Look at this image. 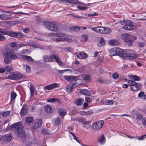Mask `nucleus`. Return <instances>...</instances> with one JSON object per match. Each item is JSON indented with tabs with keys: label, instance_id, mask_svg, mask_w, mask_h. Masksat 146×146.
I'll use <instances>...</instances> for the list:
<instances>
[{
	"label": "nucleus",
	"instance_id": "1",
	"mask_svg": "<svg viewBox=\"0 0 146 146\" xmlns=\"http://www.w3.org/2000/svg\"><path fill=\"white\" fill-rule=\"evenodd\" d=\"M22 123L21 122L14 123L11 125L9 128L11 130H13L15 129V133L16 136L20 138L25 137V136L24 130L22 127Z\"/></svg>",
	"mask_w": 146,
	"mask_h": 146
},
{
	"label": "nucleus",
	"instance_id": "2",
	"mask_svg": "<svg viewBox=\"0 0 146 146\" xmlns=\"http://www.w3.org/2000/svg\"><path fill=\"white\" fill-rule=\"evenodd\" d=\"M5 58L4 62L6 64H10L11 61L10 60L13 59H17L18 57L15 52L12 50H7L5 51Z\"/></svg>",
	"mask_w": 146,
	"mask_h": 146
},
{
	"label": "nucleus",
	"instance_id": "3",
	"mask_svg": "<svg viewBox=\"0 0 146 146\" xmlns=\"http://www.w3.org/2000/svg\"><path fill=\"white\" fill-rule=\"evenodd\" d=\"M0 34L18 38H21L23 36V35L20 32L16 33L11 30H8L2 29H0Z\"/></svg>",
	"mask_w": 146,
	"mask_h": 146
},
{
	"label": "nucleus",
	"instance_id": "4",
	"mask_svg": "<svg viewBox=\"0 0 146 146\" xmlns=\"http://www.w3.org/2000/svg\"><path fill=\"white\" fill-rule=\"evenodd\" d=\"M44 24L48 30L55 32L57 31L58 27L56 23L45 21H44Z\"/></svg>",
	"mask_w": 146,
	"mask_h": 146
},
{
	"label": "nucleus",
	"instance_id": "5",
	"mask_svg": "<svg viewBox=\"0 0 146 146\" xmlns=\"http://www.w3.org/2000/svg\"><path fill=\"white\" fill-rule=\"evenodd\" d=\"M90 29L95 32L101 34H107L111 32L110 29L107 27L98 26L95 27H89Z\"/></svg>",
	"mask_w": 146,
	"mask_h": 146
},
{
	"label": "nucleus",
	"instance_id": "6",
	"mask_svg": "<svg viewBox=\"0 0 146 146\" xmlns=\"http://www.w3.org/2000/svg\"><path fill=\"white\" fill-rule=\"evenodd\" d=\"M123 36L124 40L127 42V44L129 46H132V42L137 39L135 36H132L129 34H124Z\"/></svg>",
	"mask_w": 146,
	"mask_h": 146
},
{
	"label": "nucleus",
	"instance_id": "7",
	"mask_svg": "<svg viewBox=\"0 0 146 146\" xmlns=\"http://www.w3.org/2000/svg\"><path fill=\"white\" fill-rule=\"evenodd\" d=\"M128 83L129 84V86H131L130 89L133 91H136L138 90L139 86H140L139 84L133 80H128Z\"/></svg>",
	"mask_w": 146,
	"mask_h": 146
},
{
	"label": "nucleus",
	"instance_id": "8",
	"mask_svg": "<svg viewBox=\"0 0 146 146\" xmlns=\"http://www.w3.org/2000/svg\"><path fill=\"white\" fill-rule=\"evenodd\" d=\"M23 77L22 74L15 73H12L10 74L6 78L11 80H18L21 79Z\"/></svg>",
	"mask_w": 146,
	"mask_h": 146
},
{
	"label": "nucleus",
	"instance_id": "9",
	"mask_svg": "<svg viewBox=\"0 0 146 146\" xmlns=\"http://www.w3.org/2000/svg\"><path fill=\"white\" fill-rule=\"evenodd\" d=\"M133 22L129 20H126L125 25L123 27V29L126 30L132 31L134 28Z\"/></svg>",
	"mask_w": 146,
	"mask_h": 146
},
{
	"label": "nucleus",
	"instance_id": "10",
	"mask_svg": "<svg viewBox=\"0 0 146 146\" xmlns=\"http://www.w3.org/2000/svg\"><path fill=\"white\" fill-rule=\"evenodd\" d=\"M137 56L138 55L137 54L125 53L123 58L125 59H135Z\"/></svg>",
	"mask_w": 146,
	"mask_h": 146
},
{
	"label": "nucleus",
	"instance_id": "11",
	"mask_svg": "<svg viewBox=\"0 0 146 146\" xmlns=\"http://www.w3.org/2000/svg\"><path fill=\"white\" fill-rule=\"evenodd\" d=\"M104 122L103 121H100L94 123L93 125V127L94 129H100L103 126Z\"/></svg>",
	"mask_w": 146,
	"mask_h": 146
},
{
	"label": "nucleus",
	"instance_id": "12",
	"mask_svg": "<svg viewBox=\"0 0 146 146\" xmlns=\"http://www.w3.org/2000/svg\"><path fill=\"white\" fill-rule=\"evenodd\" d=\"M11 15L3 13L0 14V19L1 20H7L11 17Z\"/></svg>",
	"mask_w": 146,
	"mask_h": 146
},
{
	"label": "nucleus",
	"instance_id": "13",
	"mask_svg": "<svg viewBox=\"0 0 146 146\" xmlns=\"http://www.w3.org/2000/svg\"><path fill=\"white\" fill-rule=\"evenodd\" d=\"M42 121L41 119L35 120L34 121V123L33 126V128H36L40 126L42 123Z\"/></svg>",
	"mask_w": 146,
	"mask_h": 146
},
{
	"label": "nucleus",
	"instance_id": "14",
	"mask_svg": "<svg viewBox=\"0 0 146 146\" xmlns=\"http://www.w3.org/2000/svg\"><path fill=\"white\" fill-rule=\"evenodd\" d=\"M58 112L60 117L62 118V119H63L64 115L66 114V110L64 109L59 108L58 109Z\"/></svg>",
	"mask_w": 146,
	"mask_h": 146
},
{
	"label": "nucleus",
	"instance_id": "15",
	"mask_svg": "<svg viewBox=\"0 0 146 146\" xmlns=\"http://www.w3.org/2000/svg\"><path fill=\"white\" fill-rule=\"evenodd\" d=\"M58 85L57 83H53L50 85L46 86L44 88L47 90H50L55 88L57 87Z\"/></svg>",
	"mask_w": 146,
	"mask_h": 146
},
{
	"label": "nucleus",
	"instance_id": "16",
	"mask_svg": "<svg viewBox=\"0 0 146 146\" xmlns=\"http://www.w3.org/2000/svg\"><path fill=\"white\" fill-rule=\"evenodd\" d=\"M76 77L72 76H64L65 80L69 82L73 81Z\"/></svg>",
	"mask_w": 146,
	"mask_h": 146
},
{
	"label": "nucleus",
	"instance_id": "17",
	"mask_svg": "<svg viewBox=\"0 0 146 146\" xmlns=\"http://www.w3.org/2000/svg\"><path fill=\"white\" fill-rule=\"evenodd\" d=\"M88 57L87 54L85 52L80 53L78 55L77 57L80 59H84Z\"/></svg>",
	"mask_w": 146,
	"mask_h": 146
},
{
	"label": "nucleus",
	"instance_id": "18",
	"mask_svg": "<svg viewBox=\"0 0 146 146\" xmlns=\"http://www.w3.org/2000/svg\"><path fill=\"white\" fill-rule=\"evenodd\" d=\"M12 137L11 134H8L6 135L4 138V141L6 143H9L11 140Z\"/></svg>",
	"mask_w": 146,
	"mask_h": 146
},
{
	"label": "nucleus",
	"instance_id": "19",
	"mask_svg": "<svg viewBox=\"0 0 146 146\" xmlns=\"http://www.w3.org/2000/svg\"><path fill=\"white\" fill-rule=\"evenodd\" d=\"M108 42L110 45L113 46H117L119 43L118 41L115 39L110 40Z\"/></svg>",
	"mask_w": 146,
	"mask_h": 146
},
{
	"label": "nucleus",
	"instance_id": "20",
	"mask_svg": "<svg viewBox=\"0 0 146 146\" xmlns=\"http://www.w3.org/2000/svg\"><path fill=\"white\" fill-rule=\"evenodd\" d=\"M117 55L123 58L125 53L123 52L122 50L120 48H117Z\"/></svg>",
	"mask_w": 146,
	"mask_h": 146
},
{
	"label": "nucleus",
	"instance_id": "21",
	"mask_svg": "<svg viewBox=\"0 0 146 146\" xmlns=\"http://www.w3.org/2000/svg\"><path fill=\"white\" fill-rule=\"evenodd\" d=\"M44 109L46 112L47 113H51L52 112V107L48 105L45 106Z\"/></svg>",
	"mask_w": 146,
	"mask_h": 146
},
{
	"label": "nucleus",
	"instance_id": "22",
	"mask_svg": "<svg viewBox=\"0 0 146 146\" xmlns=\"http://www.w3.org/2000/svg\"><path fill=\"white\" fill-rule=\"evenodd\" d=\"M117 48H115L111 49L110 51V53L113 56L117 55Z\"/></svg>",
	"mask_w": 146,
	"mask_h": 146
},
{
	"label": "nucleus",
	"instance_id": "23",
	"mask_svg": "<svg viewBox=\"0 0 146 146\" xmlns=\"http://www.w3.org/2000/svg\"><path fill=\"white\" fill-rule=\"evenodd\" d=\"M80 92L81 94L84 95L89 96L90 95V93L89 90L86 89H81L80 90Z\"/></svg>",
	"mask_w": 146,
	"mask_h": 146
},
{
	"label": "nucleus",
	"instance_id": "24",
	"mask_svg": "<svg viewBox=\"0 0 146 146\" xmlns=\"http://www.w3.org/2000/svg\"><path fill=\"white\" fill-rule=\"evenodd\" d=\"M84 102V100L82 98H80L76 100L75 101V103L77 106L81 105Z\"/></svg>",
	"mask_w": 146,
	"mask_h": 146
},
{
	"label": "nucleus",
	"instance_id": "25",
	"mask_svg": "<svg viewBox=\"0 0 146 146\" xmlns=\"http://www.w3.org/2000/svg\"><path fill=\"white\" fill-rule=\"evenodd\" d=\"M53 59H55L56 62L58 63L59 66H61L62 65V62L61 61L57 56H53Z\"/></svg>",
	"mask_w": 146,
	"mask_h": 146
},
{
	"label": "nucleus",
	"instance_id": "26",
	"mask_svg": "<svg viewBox=\"0 0 146 146\" xmlns=\"http://www.w3.org/2000/svg\"><path fill=\"white\" fill-rule=\"evenodd\" d=\"M67 2L72 4H81L82 3L78 0H67Z\"/></svg>",
	"mask_w": 146,
	"mask_h": 146
},
{
	"label": "nucleus",
	"instance_id": "27",
	"mask_svg": "<svg viewBox=\"0 0 146 146\" xmlns=\"http://www.w3.org/2000/svg\"><path fill=\"white\" fill-rule=\"evenodd\" d=\"M29 88L31 92V97H32L34 95L35 89L32 84H30V85Z\"/></svg>",
	"mask_w": 146,
	"mask_h": 146
},
{
	"label": "nucleus",
	"instance_id": "28",
	"mask_svg": "<svg viewBox=\"0 0 146 146\" xmlns=\"http://www.w3.org/2000/svg\"><path fill=\"white\" fill-rule=\"evenodd\" d=\"M138 96L142 99L145 100L146 99V95L144 94V92H140L138 94Z\"/></svg>",
	"mask_w": 146,
	"mask_h": 146
},
{
	"label": "nucleus",
	"instance_id": "29",
	"mask_svg": "<svg viewBox=\"0 0 146 146\" xmlns=\"http://www.w3.org/2000/svg\"><path fill=\"white\" fill-rule=\"evenodd\" d=\"M105 44V41L104 40V38L103 37H102L100 38L99 43L98 44V45L99 46H101L104 45Z\"/></svg>",
	"mask_w": 146,
	"mask_h": 146
},
{
	"label": "nucleus",
	"instance_id": "30",
	"mask_svg": "<svg viewBox=\"0 0 146 146\" xmlns=\"http://www.w3.org/2000/svg\"><path fill=\"white\" fill-rule=\"evenodd\" d=\"M73 89V84H72L71 86L68 85L66 87V90L67 92L69 93L72 91Z\"/></svg>",
	"mask_w": 146,
	"mask_h": 146
},
{
	"label": "nucleus",
	"instance_id": "31",
	"mask_svg": "<svg viewBox=\"0 0 146 146\" xmlns=\"http://www.w3.org/2000/svg\"><path fill=\"white\" fill-rule=\"evenodd\" d=\"M27 109L26 108H23V107L20 112V114L22 115H23L27 114Z\"/></svg>",
	"mask_w": 146,
	"mask_h": 146
},
{
	"label": "nucleus",
	"instance_id": "32",
	"mask_svg": "<svg viewBox=\"0 0 146 146\" xmlns=\"http://www.w3.org/2000/svg\"><path fill=\"white\" fill-rule=\"evenodd\" d=\"M22 56L23 58L26 59L28 61H31V62H33L34 61V59H33L30 56L27 55H23Z\"/></svg>",
	"mask_w": 146,
	"mask_h": 146
},
{
	"label": "nucleus",
	"instance_id": "33",
	"mask_svg": "<svg viewBox=\"0 0 146 146\" xmlns=\"http://www.w3.org/2000/svg\"><path fill=\"white\" fill-rule=\"evenodd\" d=\"M13 70V68L11 66H7L5 67V70L6 71L10 72Z\"/></svg>",
	"mask_w": 146,
	"mask_h": 146
},
{
	"label": "nucleus",
	"instance_id": "34",
	"mask_svg": "<svg viewBox=\"0 0 146 146\" xmlns=\"http://www.w3.org/2000/svg\"><path fill=\"white\" fill-rule=\"evenodd\" d=\"M17 96L16 93L14 92H12L11 94V101H12L14 100L16 98Z\"/></svg>",
	"mask_w": 146,
	"mask_h": 146
},
{
	"label": "nucleus",
	"instance_id": "35",
	"mask_svg": "<svg viewBox=\"0 0 146 146\" xmlns=\"http://www.w3.org/2000/svg\"><path fill=\"white\" fill-rule=\"evenodd\" d=\"M25 121L27 123H31L33 121V118L31 117H27L26 118Z\"/></svg>",
	"mask_w": 146,
	"mask_h": 146
},
{
	"label": "nucleus",
	"instance_id": "36",
	"mask_svg": "<svg viewBox=\"0 0 146 146\" xmlns=\"http://www.w3.org/2000/svg\"><path fill=\"white\" fill-rule=\"evenodd\" d=\"M41 132L43 134L46 135H49L50 134V132L47 129H42Z\"/></svg>",
	"mask_w": 146,
	"mask_h": 146
},
{
	"label": "nucleus",
	"instance_id": "37",
	"mask_svg": "<svg viewBox=\"0 0 146 146\" xmlns=\"http://www.w3.org/2000/svg\"><path fill=\"white\" fill-rule=\"evenodd\" d=\"M80 27L78 26H74L73 27H71L70 28V29L71 30H73L75 31H79L80 30Z\"/></svg>",
	"mask_w": 146,
	"mask_h": 146
},
{
	"label": "nucleus",
	"instance_id": "38",
	"mask_svg": "<svg viewBox=\"0 0 146 146\" xmlns=\"http://www.w3.org/2000/svg\"><path fill=\"white\" fill-rule=\"evenodd\" d=\"M10 111H3L2 113V115L3 117H6L8 116L9 114Z\"/></svg>",
	"mask_w": 146,
	"mask_h": 146
},
{
	"label": "nucleus",
	"instance_id": "39",
	"mask_svg": "<svg viewBox=\"0 0 146 146\" xmlns=\"http://www.w3.org/2000/svg\"><path fill=\"white\" fill-rule=\"evenodd\" d=\"M53 36H56L58 37H62L65 36V34L63 33H53Z\"/></svg>",
	"mask_w": 146,
	"mask_h": 146
},
{
	"label": "nucleus",
	"instance_id": "40",
	"mask_svg": "<svg viewBox=\"0 0 146 146\" xmlns=\"http://www.w3.org/2000/svg\"><path fill=\"white\" fill-rule=\"evenodd\" d=\"M136 119L141 120L143 119V115L141 114L140 113H137L136 114Z\"/></svg>",
	"mask_w": 146,
	"mask_h": 146
},
{
	"label": "nucleus",
	"instance_id": "41",
	"mask_svg": "<svg viewBox=\"0 0 146 146\" xmlns=\"http://www.w3.org/2000/svg\"><path fill=\"white\" fill-rule=\"evenodd\" d=\"M105 139V137L104 135H102V136L100 138V139L98 140V142L101 143H102Z\"/></svg>",
	"mask_w": 146,
	"mask_h": 146
},
{
	"label": "nucleus",
	"instance_id": "42",
	"mask_svg": "<svg viewBox=\"0 0 146 146\" xmlns=\"http://www.w3.org/2000/svg\"><path fill=\"white\" fill-rule=\"evenodd\" d=\"M83 79L84 80L87 81L89 80L90 79V78L89 75L86 74L85 76H84Z\"/></svg>",
	"mask_w": 146,
	"mask_h": 146
},
{
	"label": "nucleus",
	"instance_id": "43",
	"mask_svg": "<svg viewBox=\"0 0 146 146\" xmlns=\"http://www.w3.org/2000/svg\"><path fill=\"white\" fill-rule=\"evenodd\" d=\"M28 51V50L27 49H25L21 51L18 54L19 55L20 54H26Z\"/></svg>",
	"mask_w": 146,
	"mask_h": 146
},
{
	"label": "nucleus",
	"instance_id": "44",
	"mask_svg": "<svg viewBox=\"0 0 146 146\" xmlns=\"http://www.w3.org/2000/svg\"><path fill=\"white\" fill-rule=\"evenodd\" d=\"M54 123L55 124L57 125H59L60 123V120L59 117H58L57 119L54 121Z\"/></svg>",
	"mask_w": 146,
	"mask_h": 146
},
{
	"label": "nucleus",
	"instance_id": "45",
	"mask_svg": "<svg viewBox=\"0 0 146 146\" xmlns=\"http://www.w3.org/2000/svg\"><path fill=\"white\" fill-rule=\"evenodd\" d=\"M54 56L56 55H50L49 56H48V61L50 62L51 61H52L53 60V59H54L53 56Z\"/></svg>",
	"mask_w": 146,
	"mask_h": 146
},
{
	"label": "nucleus",
	"instance_id": "46",
	"mask_svg": "<svg viewBox=\"0 0 146 146\" xmlns=\"http://www.w3.org/2000/svg\"><path fill=\"white\" fill-rule=\"evenodd\" d=\"M77 8L81 10H85L87 9V7H82L80 5H78Z\"/></svg>",
	"mask_w": 146,
	"mask_h": 146
},
{
	"label": "nucleus",
	"instance_id": "47",
	"mask_svg": "<svg viewBox=\"0 0 146 146\" xmlns=\"http://www.w3.org/2000/svg\"><path fill=\"white\" fill-rule=\"evenodd\" d=\"M113 78L114 79H116L119 77V75L117 73H114L112 75Z\"/></svg>",
	"mask_w": 146,
	"mask_h": 146
},
{
	"label": "nucleus",
	"instance_id": "48",
	"mask_svg": "<svg viewBox=\"0 0 146 146\" xmlns=\"http://www.w3.org/2000/svg\"><path fill=\"white\" fill-rule=\"evenodd\" d=\"M65 40V38L61 37L57 38L56 39V40L57 41H63Z\"/></svg>",
	"mask_w": 146,
	"mask_h": 146
},
{
	"label": "nucleus",
	"instance_id": "49",
	"mask_svg": "<svg viewBox=\"0 0 146 146\" xmlns=\"http://www.w3.org/2000/svg\"><path fill=\"white\" fill-rule=\"evenodd\" d=\"M133 77V80L135 81H138L140 79V77L136 75H134Z\"/></svg>",
	"mask_w": 146,
	"mask_h": 146
},
{
	"label": "nucleus",
	"instance_id": "50",
	"mask_svg": "<svg viewBox=\"0 0 146 146\" xmlns=\"http://www.w3.org/2000/svg\"><path fill=\"white\" fill-rule=\"evenodd\" d=\"M142 125L144 126H146V117L142 119Z\"/></svg>",
	"mask_w": 146,
	"mask_h": 146
},
{
	"label": "nucleus",
	"instance_id": "51",
	"mask_svg": "<svg viewBox=\"0 0 146 146\" xmlns=\"http://www.w3.org/2000/svg\"><path fill=\"white\" fill-rule=\"evenodd\" d=\"M26 70L27 72L28 73H30L31 71V69L29 66H27L26 67Z\"/></svg>",
	"mask_w": 146,
	"mask_h": 146
},
{
	"label": "nucleus",
	"instance_id": "52",
	"mask_svg": "<svg viewBox=\"0 0 146 146\" xmlns=\"http://www.w3.org/2000/svg\"><path fill=\"white\" fill-rule=\"evenodd\" d=\"M145 138H146V135H144L138 137L137 139L140 140L143 139Z\"/></svg>",
	"mask_w": 146,
	"mask_h": 146
},
{
	"label": "nucleus",
	"instance_id": "53",
	"mask_svg": "<svg viewBox=\"0 0 146 146\" xmlns=\"http://www.w3.org/2000/svg\"><path fill=\"white\" fill-rule=\"evenodd\" d=\"M91 123L90 121H86V120H83L82 121V123L83 124H89Z\"/></svg>",
	"mask_w": 146,
	"mask_h": 146
},
{
	"label": "nucleus",
	"instance_id": "54",
	"mask_svg": "<svg viewBox=\"0 0 146 146\" xmlns=\"http://www.w3.org/2000/svg\"><path fill=\"white\" fill-rule=\"evenodd\" d=\"M17 42H13L10 43L11 47H15L17 45Z\"/></svg>",
	"mask_w": 146,
	"mask_h": 146
},
{
	"label": "nucleus",
	"instance_id": "55",
	"mask_svg": "<svg viewBox=\"0 0 146 146\" xmlns=\"http://www.w3.org/2000/svg\"><path fill=\"white\" fill-rule=\"evenodd\" d=\"M25 46V45L23 44H18L17 45V47L18 48H20L21 47Z\"/></svg>",
	"mask_w": 146,
	"mask_h": 146
},
{
	"label": "nucleus",
	"instance_id": "56",
	"mask_svg": "<svg viewBox=\"0 0 146 146\" xmlns=\"http://www.w3.org/2000/svg\"><path fill=\"white\" fill-rule=\"evenodd\" d=\"M23 31L25 33H27L29 32V30L28 28H24L23 27Z\"/></svg>",
	"mask_w": 146,
	"mask_h": 146
},
{
	"label": "nucleus",
	"instance_id": "57",
	"mask_svg": "<svg viewBox=\"0 0 146 146\" xmlns=\"http://www.w3.org/2000/svg\"><path fill=\"white\" fill-rule=\"evenodd\" d=\"M54 100H55V98H52L48 99L47 101L49 102H54Z\"/></svg>",
	"mask_w": 146,
	"mask_h": 146
},
{
	"label": "nucleus",
	"instance_id": "58",
	"mask_svg": "<svg viewBox=\"0 0 146 146\" xmlns=\"http://www.w3.org/2000/svg\"><path fill=\"white\" fill-rule=\"evenodd\" d=\"M48 56H44L43 58V60L46 62L48 61Z\"/></svg>",
	"mask_w": 146,
	"mask_h": 146
},
{
	"label": "nucleus",
	"instance_id": "59",
	"mask_svg": "<svg viewBox=\"0 0 146 146\" xmlns=\"http://www.w3.org/2000/svg\"><path fill=\"white\" fill-rule=\"evenodd\" d=\"M5 37L2 35L0 34V40L4 41L5 40Z\"/></svg>",
	"mask_w": 146,
	"mask_h": 146
},
{
	"label": "nucleus",
	"instance_id": "60",
	"mask_svg": "<svg viewBox=\"0 0 146 146\" xmlns=\"http://www.w3.org/2000/svg\"><path fill=\"white\" fill-rule=\"evenodd\" d=\"M91 101V99L89 97L86 98V101L87 103H90Z\"/></svg>",
	"mask_w": 146,
	"mask_h": 146
},
{
	"label": "nucleus",
	"instance_id": "61",
	"mask_svg": "<svg viewBox=\"0 0 146 146\" xmlns=\"http://www.w3.org/2000/svg\"><path fill=\"white\" fill-rule=\"evenodd\" d=\"M126 20H124L123 21H120L119 22V23L122 25H125L126 23Z\"/></svg>",
	"mask_w": 146,
	"mask_h": 146
},
{
	"label": "nucleus",
	"instance_id": "62",
	"mask_svg": "<svg viewBox=\"0 0 146 146\" xmlns=\"http://www.w3.org/2000/svg\"><path fill=\"white\" fill-rule=\"evenodd\" d=\"M40 48L42 50H46L48 49L49 48L48 46H42Z\"/></svg>",
	"mask_w": 146,
	"mask_h": 146
},
{
	"label": "nucleus",
	"instance_id": "63",
	"mask_svg": "<svg viewBox=\"0 0 146 146\" xmlns=\"http://www.w3.org/2000/svg\"><path fill=\"white\" fill-rule=\"evenodd\" d=\"M5 71V68H0V73H4Z\"/></svg>",
	"mask_w": 146,
	"mask_h": 146
},
{
	"label": "nucleus",
	"instance_id": "64",
	"mask_svg": "<svg viewBox=\"0 0 146 146\" xmlns=\"http://www.w3.org/2000/svg\"><path fill=\"white\" fill-rule=\"evenodd\" d=\"M93 114V113L90 111H86V115H91Z\"/></svg>",
	"mask_w": 146,
	"mask_h": 146
}]
</instances>
